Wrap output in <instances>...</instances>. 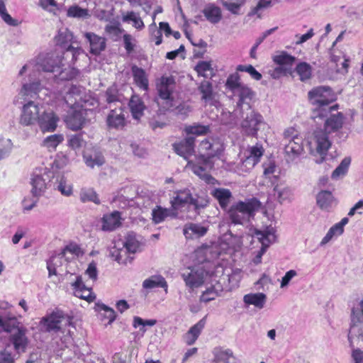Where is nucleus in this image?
<instances>
[{
	"label": "nucleus",
	"mask_w": 363,
	"mask_h": 363,
	"mask_svg": "<svg viewBox=\"0 0 363 363\" xmlns=\"http://www.w3.org/2000/svg\"><path fill=\"white\" fill-rule=\"evenodd\" d=\"M17 320L16 318L13 317L10 319L5 320L2 318H0V328H1L3 330L13 333L15 330L18 328L16 327L17 324Z\"/></svg>",
	"instance_id": "nucleus-55"
},
{
	"label": "nucleus",
	"mask_w": 363,
	"mask_h": 363,
	"mask_svg": "<svg viewBox=\"0 0 363 363\" xmlns=\"http://www.w3.org/2000/svg\"><path fill=\"white\" fill-rule=\"evenodd\" d=\"M152 220L155 223H160L164 220L168 216H174L175 214L171 209L163 208L161 206H157L152 212Z\"/></svg>",
	"instance_id": "nucleus-39"
},
{
	"label": "nucleus",
	"mask_w": 363,
	"mask_h": 363,
	"mask_svg": "<svg viewBox=\"0 0 363 363\" xmlns=\"http://www.w3.org/2000/svg\"><path fill=\"white\" fill-rule=\"evenodd\" d=\"M106 101L108 104H111L113 102H117L120 101V97L118 93V90L116 87L111 86L109 87L106 92Z\"/></svg>",
	"instance_id": "nucleus-64"
},
{
	"label": "nucleus",
	"mask_w": 363,
	"mask_h": 363,
	"mask_svg": "<svg viewBox=\"0 0 363 363\" xmlns=\"http://www.w3.org/2000/svg\"><path fill=\"white\" fill-rule=\"evenodd\" d=\"M123 220L121 212L118 211L106 213L101 218V229L104 231H113L121 226Z\"/></svg>",
	"instance_id": "nucleus-20"
},
{
	"label": "nucleus",
	"mask_w": 363,
	"mask_h": 363,
	"mask_svg": "<svg viewBox=\"0 0 363 363\" xmlns=\"http://www.w3.org/2000/svg\"><path fill=\"white\" fill-rule=\"evenodd\" d=\"M247 106L246 116L240 123L241 132L247 136L257 137L260 126L264 124V119L262 116L252 109L249 104H247Z\"/></svg>",
	"instance_id": "nucleus-10"
},
{
	"label": "nucleus",
	"mask_w": 363,
	"mask_h": 363,
	"mask_svg": "<svg viewBox=\"0 0 363 363\" xmlns=\"http://www.w3.org/2000/svg\"><path fill=\"white\" fill-rule=\"evenodd\" d=\"M308 99L311 104L315 108L314 118H323L328 116V113L336 110V106H328L335 99L330 88L328 86H318L308 92Z\"/></svg>",
	"instance_id": "nucleus-3"
},
{
	"label": "nucleus",
	"mask_w": 363,
	"mask_h": 363,
	"mask_svg": "<svg viewBox=\"0 0 363 363\" xmlns=\"http://www.w3.org/2000/svg\"><path fill=\"white\" fill-rule=\"evenodd\" d=\"M80 200L83 203L88 201L94 202L96 204L100 203L97 194L92 189H83L79 194Z\"/></svg>",
	"instance_id": "nucleus-47"
},
{
	"label": "nucleus",
	"mask_w": 363,
	"mask_h": 363,
	"mask_svg": "<svg viewBox=\"0 0 363 363\" xmlns=\"http://www.w3.org/2000/svg\"><path fill=\"white\" fill-rule=\"evenodd\" d=\"M199 148L202 151H206V156L208 157H213L216 154V150L213 149V145L208 140L201 141L199 145Z\"/></svg>",
	"instance_id": "nucleus-63"
},
{
	"label": "nucleus",
	"mask_w": 363,
	"mask_h": 363,
	"mask_svg": "<svg viewBox=\"0 0 363 363\" xmlns=\"http://www.w3.org/2000/svg\"><path fill=\"white\" fill-rule=\"evenodd\" d=\"M203 13L206 19L212 23H217L221 19L222 16L220 8L213 4L207 6L203 9Z\"/></svg>",
	"instance_id": "nucleus-36"
},
{
	"label": "nucleus",
	"mask_w": 363,
	"mask_h": 363,
	"mask_svg": "<svg viewBox=\"0 0 363 363\" xmlns=\"http://www.w3.org/2000/svg\"><path fill=\"white\" fill-rule=\"evenodd\" d=\"M342 123L343 116L341 113H337L331 115L325 121L324 130L317 129L314 131L313 136L309 141V145L311 151L315 150L321 156L320 160H316L317 163H321L323 161V156L326 155L331 145L328 135L341 128Z\"/></svg>",
	"instance_id": "nucleus-1"
},
{
	"label": "nucleus",
	"mask_w": 363,
	"mask_h": 363,
	"mask_svg": "<svg viewBox=\"0 0 363 363\" xmlns=\"http://www.w3.org/2000/svg\"><path fill=\"white\" fill-rule=\"evenodd\" d=\"M84 88L72 84L68 87L65 96V101L70 107L82 106L83 103L86 101Z\"/></svg>",
	"instance_id": "nucleus-15"
},
{
	"label": "nucleus",
	"mask_w": 363,
	"mask_h": 363,
	"mask_svg": "<svg viewBox=\"0 0 363 363\" xmlns=\"http://www.w3.org/2000/svg\"><path fill=\"white\" fill-rule=\"evenodd\" d=\"M284 145L286 160L294 162L303 152V138L294 128H289L284 132Z\"/></svg>",
	"instance_id": "nucleus-7"
},
{
	"label": "nucleus",
	"mask_w": 363,
	"mask_h": 363,
	"mask_svg": "<svg viewBox=\"0 0 363 363\" xmlns=\"http://www.w3.org/2000/svg\"><path fill=\"white\" fill-rule=\"evenodd\" d=\"M74 290V294L82 299H84L89 302L93 301L95 296L92 294L90 288L85 286L81 276H77L76 281L72 284Z\"/></svg>",
	"instance_id": "nucleus-23"
},
{
	"label": "nucleus",
	"mask_w": 363,
	"mask_h": 363,
	"mask_svg": "<svg viewBox=\"0 0 363 363\" xmlns=\"http://www.w3.org/2000/svg\"><path fill=\"white\" fill-rule=\"evenodd\" d=\"M195 138L192 136L187 137L178 143L174 144V150L176 153L185 160H188L194 152Z\"/></svg>",
	"instance_id": "nucleus-21"
},
{
	"label": "nucleus",
	"mask_w": 363,
	"mask_h": 363,
	"mask_svg": "<svg viewBox=\"0 0 363 363\" xmlns=\"http://www.w3.org/2000/svg\"><path fill=\"white\" fill-rule=\"evenodd\" d=\"M84 36L89 43L91 54L97 55L105 50L106 39L104 38L91 32L84 33Z\"/></svg>",
	"instance_id": "nucleus-22"
},
{
	"label": "nucleus",
	"mask_w": 363,
	"mask_h": 363,
	"mask_svg": "<svg viewBox=\"0 0 363 363\" xmlns=\"http://www.w3.org/2000/svg\"><path fill=\"white\" fill-rule=\"evenodd\" d=\"M350 162L351 160L350 157L344 158L339 166L333 171L332 178L337 179L340 176L345 175L347 171Z\"/></svg>",
	"instance_id": "nucleus-56"
},
{
	"label": "nucleus",
	"mask_w": 363,
	"mask_h": 363,
	"mask_svg": "<svg viewBox=\"0 0 363 363\" xmlns=\"http://www.w3.org/2000/svg\"><path fill=\"white\" fill-rule=\"evenodd\" d=\"M225 84L233 93L242 85L240 82V76L238 73L230 74L228 77Z\"/></svg>",
	"instance_id": "nucleus-58"
},
{
	"label": "nucleus",
	"mask_w": 363,
	"mask_h": 363,
	"mask_svg": "<svg viewBox=\"0 0 363 363\" xmlns=\"http://www.w3.org/2000/svg\"><path fill=\"white\" fill-rule=\"evenodd\" d=\"M211 195L218 201L220 208L226 210L232 198V193L228 189L216 188L211 191Z\"/></svg>",
	"instance_id": "nucleus-28"
},
{
	"label": "nucleus",
	"mask_w": 363,
	"mask_h": 363,
	"mask_svg": "<svg viewBox=\"0 0 363 363\" xmlns=\"http://www.w3.org/2000/svg\"><path fill=\"white\" fill-rule=\"evenodd\" d=\"M255 235L262 243V248L254 260L255 264H259L261 262L262 256L266 252L267 248L270 244L275 242L276 236L272 228H267L264 231L256 230Z\"/></svg>",
	"instance_id": "nucleus-16"
},
{
	"label": "nucleus",
	"mask_w": 363,
	"mask_h": 363,
	"mask_svg": "<svg viewBox=\"0 0 363 363\" xmlns=\"http://www.w3.org/2000/svg\"><path fill=\"white\" fill-rule=\"evenodd\" d=\"M67 16L69 18L86 19L90 17L89 10L82 9L78 5H73L68 8L67 11Z\"/></svg>",
	"instance_id": "nucleus-40"
},
{
	"label": "nucleus",
	"mask_w": 363,
	"mask_h": 363,
	"mask_svg": "<svg viewBox=\"0 0 363 363\" xmlns=\"http://www.w3.org/2000/svg\"><path fill=\"white\" fill-rule=\"evenodd\" d=\"M68 145L73 150H78L84 145V140L81 135H73L70 136Z\"/></svg>",
	"instance_id": "nucleus-60"
},
{
	"label": "nucleus",
	"mask_w": 363,
	"mask_h": 363,
	"mask_svg": "<svg viewBox=\"0 0 363 363\" xmlns=\"http://www.w3.org/2000/svg\"><path fill=\"white\" fill-rule=\"evenodd\" d=\"M295 70L301 81H306L310 79L312 74V67L307 62H303L298 63Z\"/></svg>",
	"instance_id": "nucleus-44"
},
{
	"label": "nucleus",
	"mask_w": 363,
	"mask_h": 363,
	"mask_svg": "<svg viewBox=\"0 0 363 363\" xmlns=\"http://www.w3.org/2000/svg\"><path fill=\"white\" fill-rule=\"evenodd\" d=\"M134 81L138 86L144 90H147L148 88V80L146 77L145 71L136 66H133L132 68Z\"/></svg>",
	"instance_id": "nucleus-37"
},
{
	"label": "nucleus",
	"mask_w": 363,
	"mask_h": 363,
	"mask_svg": "<svg viewBox=\"0 0 363 363\" xmlns=\"http://www.w3.org/2000/svg\"><path fill=\"white\" fill-rule=\"evenodd\" d=\"M205 324L206 318H203L191 327L188 332L184 335V341L188 345H191L196 342L204 328Z\"/></svg>",
	"instance_id": "nucleus-26"
},
{
	"label": "nucleus",
	"mask_w": 363,
	"mask_h": 363,
	"mask_svg": "<svg viewBox=\"0 0 363 363\" xmlns=\"http://www.w3.org/2000/svg\"><path fill=\"white\" fill-rule=\"evenodd\" d=\"M209 203L208 197L205 194H196L194 196L189 189H184L176 192V196L171 201L173 210H179L186 204L192 205L195 211L199 213Z\"/></svg>",
	"instance_id": "nucleus-6"
},
{
	"label": "nucleus",
	"mask_w": 363,
	"mask_h": 363,
	"mask_svg": "<svg viewBox=\"0 0 363 363\" xmlns=\"http://www.w3.org/2000/svg\"><path fill=\"white\" fill-rule=\"evenodd\" d=\"M107 124L110 128H122L125 124V119L122 106L111 109L107 117Z\"/></svg>",
	"instance_id": "nucleus-25"
},
{
	"label": "nucleus",
	"mask_w": 363,
	"mask_h": 363,
	"mask_svg": "<svg viewBox=\"0 0 363 363\" xmlns=\"http://www.w3.org/2000/svg\"><path fill=\"white\" fill-rule=\"evenodd\" d=\"M317 204L323 210H328L335 204V200L330 191H322L316 196Z\"/></svg>",
	"instance_id": "nucleus-34"
},
{
	"label": "nucleus",
	"mask_w": 363,
	"mask_h": 363,
	"mask_svg": "<svg viewBox=\"0 0 363 363\" xmlns=\"http://www.w3.org/2000/svg\"><path fill=\"white\" fill-rule=\"evenodd\" d=\"M184 130L187 135H202L208 133L210 130L208 125H203L195 123L185 127Z\"/></svg>",
	"instance_id": "nucleus-49"
},
{
	"label": "nucleus",
	"mask_w": 363,
	"mask_h": 363,
	"mask_svg": "<svg viewBox=\"0 0 363 363\" xmlns=\"http://www.w3.org/2000/svg\"><path fill=\"white\" fill-rule=\"evenodd\" d=\"M261 206L260 202L255 198L247 199L245 201H238L233 203L228 210V215L231 223L235 225H244L254 216L255 211Z\"/></svg>",
	"instance_id": "nucleus-4"
},
{
	"label": "nucleus",
	"mask_w": 363,
	"mask_h": 363,
	"mask_svg": "<svg viewBox=\"0 0 363 363\" xmlns=\"http://www.w3.org/2000/svg\"><path fill=\"white\" fill-rule=\"evenodd\" d=\"M62 65V58L54 54L40 55L34 65L37 71L55 72L60 69Z\"/></svg>",
	"instance_id": "nucleus-13"
},
{
	"label": "nucleus",
	"mask_w": 363,
	"mask_h": 363,
	"mask_svg": "<svg viewBox=\"0 0 363 363\" xmlns=\"http://www.w3.org/2000/svg\"><path fill=\"white\" fill-rule=\"evenodd\" d=\"M223 291V287L220 281H218L214 284H212L210 287L207 288L206 290L203 292L200 297V300L203 302H209L213 301L216 297L220 296Z\"/></svg>",
	"instance_id": "nucleus-30"
},
{
	"label": "nucleus",
	"mask_w": 363,
	"mask_h": 363,
	"mask_svg": "<svg viewBox=\"0 0 363 363\" xmlns=\"http://www.w3.org/2000/svg\"><path fill=\"white\" fill-rule=\"evenodd\" d=\"M267 296L263 293L248 294L244 296L243 301L247 305H253L259 309L264 308Z\"/></svg>",
	"instance_id": "nucleus-31"
},
{
	"label": "nucleus",
	"mask_w": 363,
	"mask_h": 363,
	"mask_svg": "<svg viewBox=\"0 0 363 363\" xmlns=\"http://www.w3.org/2000/svg\"><path fill=\"white\" fill-rule=\"evenodd\" d=\"M129 107L135 119H139L143 115L145 108L143 101L138 95H133L129 101Z\"/></svg>",
	"instance_id": "nucleus-32"
},
{
	"label": "nucleus",
	"mask_w": 363,
	"mask_h": 363,
	"mask_svg": "<svg viewBox=\"0 0 363 363\" xmlns=\"http://www.w3.org/2000/svg\"><path fill=\"white\" fill-rule=\"evenodd\" d=\"M123 21L124 22L132 21L133 26L138 30H142L145 26L141 18L133 11L128 12L125 16H123Z\"/></svg>",
	"instance_id": "nucleus-52"
},
{
	"label": "nucleus",
	"mask_w": 363,
	"mask_h": 363,
	"mask_svg": "<svg viewBox=\"0 0 363 363\" xmlns=\"http://www.w3.org/2000/svg\"><path fill=\"white\" fill-rule=\"evenodd\" d=\"M71 108L72 110L66 116L65 122L69 129L77 131L82 129L84 125L87 111L82 106Z\"/></svg>",
	"instance_id": "nucleus-12"
},
{
	"label": "nucleus",
	"mask_w": 363,
	"mask_h": 363,
	"mask_svg": "<svg viewBox=\"0 0 363 363\" xmlns=\"http://www.w3.org/2000/svg\"><path fill=\"white\" fill-rule=\"evenodd\" d=\"M12 147L13 143L10 139L0 138V160L9 156Z\"/></svg>",
	"instance_id": "nucleus-54"
},
{
	"label": "nucleus",
	"mask_w": 363,
	"mask_h": 363,
	"mask_svg": "<svg viewBox=\"0 0 363 363\" xmlns=\"http://www.w3.org/2000/svg\"><path fill=\"white\" fill-rule=\"evenodd\" d=\"M72 318L65 315L62 312L52 313L50 315L43 317L40 322L41 328L46 332H57L63 326L70 325Z\"/></svg>",
	"instance_id": "nucleus-11"
},
{
	"label": "nucleus",
	"mask_w": 363,
	"mask_h": 363,
	"mask_svg": "<svg viewBox=\"0 0 363 363\" xmlns=\"http://www.w3.org/2000/svg\"><path fill=\"white\" fill-rule=\"evenodd\" d=\"M128 253L129 252L124 248L118 249L113 247L111 250V256L119 264H126L132 261L133 257L128 255Z\"/></svg>",
	"instance_id": "nucleus-38"
},
{
	"label": "nucleus",
	"mask_w": 363,
	"mask_h": 363,
	"mask_svg": "<svg viewBox=\"0 0 363 363\" xmlns=\"http://www.w3.org/2000/svg\"><path fill=\"white\" fill-rule=\"evenodd\" d=\"M100 312H104L103 315L105 318L108 320V323H111L116 319V313L113 309L106 306L104 304L98 305Z\"/></svg>",
	"instance_id": "nucleus-62"
},
{
	"label": "nucleus",
	"mask_w": 363,
	"mask_h": 363,
	"mask_svg": "<svg viewBox=\"0 0 363 363\" xmlns=\"http://www.w3.org/2000/svg\"><path fill=\"white\" fill-rule=\"evenodd\" d=\"M216 363H235L230 350H220L215 354Z\"/></svg>",
	"instance_id": "nucleus-51"
},
{
	"label": "nucleus",
	"mask_w": 363,
	"mask_h": 363,
	"mask_svg": "<svg viewBox=\"0 0 363 363\" xmlns=\"http://www.w3.org/2000/svg\"><path fill=\"white\" fill-rule=\"evenodd\" d=\"M235 94H238L239 96V101L238 102V106H242L245 101L247 99H251L253 96L252 90L245 85H242L235 92Z\"/></svg>",
	"instance_id": "nucleus-48"
},
{
	"label": "nucleus",
	"mask_w": 363,
	"mask_h": 363,
	"mask_svg": "<svg viewBox=\"0 0 363 363\" xmlns=\"http://www.w3.org/2000/svg\"><path fill=\"white\" fill-rule=\"evenodd\" d=\"M63 140L64 137L62 134H54L45 138L43 142V145L50 150H55L57 145Z\"/></svg>",
	"instance_id": "nucleus-46"
},
{
	"label": "nucleus",
	"mask_w": 363,
	"mask_h": 363,
	"mask_svg": "<svg viewBox=\"0 0 363 363\" xmlns=\"http://www.w3.org/2000/svg\"><path fill=\"white\" fill-rule=\"evenodd\" d=\"M199 91L202 94L201 99L205 102L213 99V88L210 82L203 80L199 86Z\"/></svg>",
	"instance_id": "nucleus-45"
},
{
	"label": "nucleus",
	"mask_w": 363,
	"mask_h": 363,
	"mask_svg": "<svg viewBox=\"0 0 363 363\" xmlns=\"http://www.w3.org/2000/svg\"><path fill=\"white\" fill-rule=\"evenodd\" d=\"M360 308H353L351 316V325L348 340L351 347L357 342L359 345L363 342V299L359 303Z\"/></svg>",
	"instance_id": "nucleus-9"
},
{
	"label": "nucleus",
	"mask_w": 363,
	"mask_h": 363,
	"mask_svg": "<svg viewBox=\"0 0 363 363\" xmlns=\"http://www.w3.org/2000/svg\"><path fill=\"white\" fill-rule=\"evenodd\" d=\"M274 190L276 191L277 194V199L281 203L285 201H291L293 198V193L290 188L286 186L279 187L277 186L274 187Z\"/></svg>",
	"instance_id": "nucleus-50"
},
{
	"label": "nucleus",
	"mask_w": 363,
	"mask_h": 363,
	"mask_svg": "<svg viewBox=\"0 0 363 363\" xmlns=\"http://www.w3.org/2000/svg\"><path fill=\"white\" fill-rule=\"evenodd\" d=\"M105 32L110 38L116 40L123 33L121 23L118 21H111L105 26Z\"/></svg>",
	"instance_id": "nucleus-41"
},
{
	"label": "nucleus",
	"mask_w": 363,
	"mask_h": 363,
	"mask_svg": "<svg viewBox=\"0 0 363 363\" xmlns=\"http://www.w3.org/2000/svg\"><path fill=\"white\" fill-rule=\"evenodd\" d=\"M156 87L158 96L164 101L166 109L177 106L174 93L176 89L175 79L173 76H162L157 80Z\"/></svg>",
	"instance_id": "nucleus-8"
},
{
	"label": "nucleus",
	"mask_w": 363,
	"mask_h": 363,
	"mask_svg": "<svg viewBox=\"0 0 363 363\" xmlns=\"http://www.w3.org/2000/svg\"><path fill=\"white\" fill-rule=\"evenodd\" d=\"M59 118L53 111H44L37 123L43 132H53L56 130Z\"/></svg>",
	"instance_id": "nucleus-19"
},
{
	"label": "nucleus",
	"mask_w": 363,
	"mask_h": 363,
	"mask_svg": "<svg viewBox=\"0 0 363 363\" xmlns=\"http://www.w3.org/2000/svg\"><path fill=\"white\" fill-rule=\"evenodd\" d=\"M143 287L146 289H152L156 287H162L167 290V283L164 278L160 275L152 276L143 282Z\"/></svg>",
	"instance_id": "nucleus-35"
},
{
	"label": "nucleus",
	"mask_w": 363,
	"mask_h": 363,
	"mask_svg": "<svg viewBox=\"0 0 363 363\" xmlns=\"http://www.w3.org/2000/svg\"><path fill=\"white\" fill-rule=\"evenodd\" d=\"M55 178H56L55 184V188L60 193L66 196H69L72 194V186L67 183L66 178L60 172H55Z\"/></svg>",
	"instance_id": "nucleus-33"
},
{
	"label": "nucleus",
	"mask_w": 363,
	"mask_h": 363,
	"mask_svg": "<svg viewBox=\"0 0 363 363\" xmlns=\"http://www.w3.org/2000/svg\"><path fill=\"white\" fill-rule=\"evenodd\" d=\"M208 231V228L198 223L185 225L183 232L186 238L193 239L203 236Z\"/></svg>",
	"instance_id": "nucleus-29"
},
{
	"label": "nucleus",
	"mask_w": 363,
	"mask_h": 363,
	"mask_svg": "<svg viewBox=\"0 0 363 363\" xmlns=\"http://www.w3.org/2000/svg\"><path fill=\"white\" fill-rule=\"evenodd\" d=\"M68 252H69L72 255L77 257L82 255V252L77 245L69 244L67 245L60 254L52 256L50 258V261L48 262L47 268L48 269L50 275L55 274V266L57 265V262L59 261V259L67 260L68 259V257H66V255Z\"/></svg>",
	"instance_id": "nucleus-17"
},
{
	"label": "nucleus",
	"mask_w": 363,
	"mask_h": 363,
	"mask_svg": "<svg viewBox=\"0 0 363 363\" xmlns=\"http://www.w3.org/2000/svg\"><path fill=\"white\" fill-rule=\"evenodd\" d=\"M40 86V84L38 82L24 84L18 94L19 96L23 98V101H20V104H23V106L19 121L23 125L28 126L35 124L41 115L38 105L30 100L38 93Z\"/></svg>",
	"instance_id": "nucleus-2"
},
{
	"label": "nucleus",
	"mask_w": 363,
	"mask_h": 363,
	"mask_svg": "<svg viewBox=\"0 0 363 363\" xmlns=\"http://www.w3.org/2000/svg\"><path fill=\"white\" fill-rule=\"evenodd\" d=\"M10 340L18 352H24L28 345V340L23 328H17L11 335Z\"/></svg>",
	"instance_id": "nucleus-24"
},
{
	"label": "nucleus",
	"mask_w": 363,
	"mask_h": 363,
	"mask_svg": "<svg viewBox=\"0 0 363 363\" xmlns=\"http://www.w3.org/2000/svg\"><path fill=\"white\" fill-rule=\"evenodd\" d=\"M56 44L62 48L67 47V51L72 52L73 58L76 55H79L82 49L79 47L74 48L72 44L75 43L73 33L67 28H61L59 29L57 35L55 37Z\"/></svg>",
	"instance_id": "nucleus-14"
},
{
	"label": "nucleus",
	"mask_w": 363,
	"mask_h": 363,
	"mask_svg": "<svg viewBox=\"0 0 363 363\" xmlns=\"http://www.w3.org/2000/svg\"><path fill=\"white\" fill-rule=\"evenodd\" d=\"M60 167L59 161L55 160L51 169L46 167L36 168L31 178V194L33 197L39 198L46 191L48 186L55 179V168Z\"/></svg>",
	"instance_id": "nucleus-5"
},
{
	"label": "nucleus",
	"mask_w": 363,
	"mask_h": 363,
	"mask_svg": "<svg viewBox=\"0 0 363 363\" xmlns=\"http://www.w3.org/2000/svg\"><path fill=\"white\" fill-rule=\"evenodd\" d=\"M123 245L129 253L134 254L138 250L140 244L135 238V235L133 233H130L126 235Z\"/></svg>",
	"instance_id": "nucleus-43"
},
{
	"label": "nucleus",
	"mask_w": 363,
	"mask_h": 363,
	"mask_svg": "<svg viewBox=\"0 0 363 363\" xmlns=\"http://www.w3.org/2000/svg\"><path fill=\"white\" fill-rule=\"evenodd\" d=\"M273 61L277 65L289 69V72L291 74L292 67L296 61V57L288 54L285 51H281L273 56Z\"/></svg>",
	"instance_id": "nucleus-27"
},
{
	"label": "nucleus",
	"mask_w": 363,
	"mask_h": 363,
	"mask_svg": "<svg viewBox=\"0 0 363 363\" xmlns=\"http://www.w3.org/2000/svg\"><path fill=\"white\" fill-rule=\"evenodd\" d=\"M263 154L264 149L262 146L261 145L257 144L256 145L250 147L249 155L247 156L258 163Z\"/></svg>",
	"instance_id": "nucleus-61"
},
{
	"label": "nucleus",
	"mask_w": 363,
	"mask_h": 363,
	"mask_svg": "<svg viewBox=\"0 0 363 363\" xmlns=\"http://www.w3.org/2000/svg\"><path fill=\"white\" fill-rule=\"evenodd\" d=\"M237 71L247 72L255 80H260L262 79V74L259 72H258L255 69V67L251 65H240L237 67Z\"/></svg>",
	"instance_id": "nucleus-59"
},
{
	"label": "nucleus",
	"mask_w": 363,
	"mask_h": 363,
	"mask_svg": "<svg viewBox=\"0 0 363 363\" xmlns=\"http://www.w3.org/2000/svg\"><path fill=\"white\" fill-rule=\"evenodd\" d=\"M84 160L86 166L91 168L100 167L105 162L104 156L100 153H95L94 155H84Z\"/></svg>",
	"instance_id": "nucleus-42"
},
{
	"label": "nucleus",
	"mask_w": 363,
	"mask_h": 363,
	"mask_svg": "<svg viewBox=\"0 0 363 363\" xmlns=\"http://www.w3.org/2000/svg\"><path fill=\"white\" fill-rule=\"evenodd\" d=\"M191 168L192 172L195 174L198 175L201 179L206 181L207 183H213L214 178L208 174L203 167L196 164H192Z\"/></svg>",
	"instance_id": "nucleus-57"
},
{
	"label": "nucleus",
	"mask_w": 363,
	"mask_h": 363,
	"mask_svg": "<svg viewBox=\"0 0 363 363\" xmlns=\"http://www.w3.org/2000/svg\"><path fill=\"white\" fill-rule=\"evenodd\" d=\"M205 274L204 269L201 267H198L189 269V272L183 273L182 277L186 285L193 289L202 285L204 281Z\"/></svg>",
	"instance_id": "nucleus-18"
},
{
	"label": "nucleus",
	"mask_w": 363,
	"mask_h": 363,
	"mask_svg": "<svg viewBox=\"0 0 363 363\" xmlns=\"http://www.w3.org/2000/svg\"><path fill=\"white\" fill-rule=\"evenodd\" d=\"M222 4L232 13L238 15L241 6L244 4V0H222Z\"/></svg>",
	"instance_id": "nucleus-53"
}]
</instances>
